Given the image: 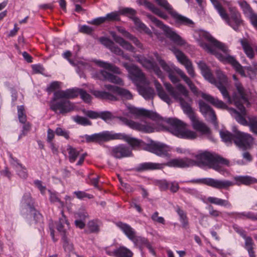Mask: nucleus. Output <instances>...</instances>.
Listing matches in <instances>:
<instances>
[{
	"mask_svg": "<svg viewBox=\"0 0 257 257\" xmlns=\"http://www.w3.org/2000/svg\"><path fill=\"white\" fill-rule=\"evenodd\" d=\"M197 65L205 79L211 84L215 85L221 93L224 99H226L229 103H234L239 110L242 112H244L245 107L243 104H248V101L245 90L239 81L235 82L234 85L239 97L238 98L235 95L231 98L226 87L228 82L227 78L224 74L221 71H217V79H216L211 72L209 68L204 61H199Z\"/></svg>",
	"mask_w": 257,
	"mask_h": 257,
	"instance_id": "1",
	"label": "nucleus"
},
{
	"mask_svg": "<svg viewBox=\"0 0 257 257\" xmlns=\"http://www.w3.org/2000/svg\"><path fill=\"white\" fill-rule=\"evenodd\" d=\"M164 86L169 95L179 102L184 112L190 118L193 128L202 134H210V128L198 119L193 111L191 107L192 99L189 96V91L185 87L181 84H178L174 87L169 83H165Z\"/></svg>",
	"mask_w": 257,
	"mask_h": 257,
	"instance_id": "2",
	"label": "nucleus"
},
{
	"mask_svg": "<svg viewBox=\"0 0 257 257\" xmlns=\"http://www.w3.org/2000/svg\"><path fill=\"white\" fill-rule=\"evenodd\" d=\"M200 37L208 42V43L199 41V46L207 53L215 55L220 61L230 64L241 75H244V71L242 66L235 58L229 54L228 47L214 38L209 33L202 32Z\"/></svg>",
	"mask_w": 257,
	"mask_h": 257,
	"instance_id": "3",
	"label": "nucleus"
},
{
	"mask_svg": "<svg viewBox=\"0 0 257 257\" xmlns=\"http://www.w3.org/2000/svg\"><path fill=\"white\" fill-rule=\"evenodd\" d=\"M235 182L228 180H218L211 178H205L196 180H192V182L200 183L218 190H228L234 185H249L257 183V179L249 176H237L234 177Z\"/></svg>",
	"mask_w": 257,
	"mask_h": 257,
	"instance_id": "4",
	"label": "nucleus"
},
{
	"mask_svg": "<svg viewBox=\"0 0 257 257\" xmlns=\"http://www.w3.org/2000/svg\"><path fill=\"white\" fill-rule=\"evenodd\" d=\"M87 143H98L108 142L114 140H122L127 142L133 148L140 147L143 143L142 140L131 137L123 133H113L109 131L84 136Z\"/></svg>",
	"mask_w": 257,
	"mask_h": 257,
	"instance_id": "5",
	"label": "nucleus"
},
{
	"mask_svg": "<svg viewBox=\"0 0 257 257\" xmlns=\"http://www.w3.org/2000/svg\"><path fill=\"white\" fill-rule=\"evenodd\" d=\"M196 160H194V166L199 167H208L209 168L221 173L224 171L222 165L229 166V161L219 156L204 152L195 156Z\"/></svg>",
	"mask_w": 257,
	"mask_h": 257,
	"instance_id": "6",
	"label": "nucleus"
},
{
	"mask_svg": "<svg viewBox=\"0 0 257 257\" xmlns=\"http://www.w3.org/2000/svg\"><path fill=\"white\" fill-rule=\"evenodd\" d=\"M166 122L170 125V132L174 135L182 139H194L197 134L186 128V124L176 118H167Z\"/></svg>",
	"mask_w": 257,
	"mask_h": 257,
	"instance_id": "7",
	"label": "nucleus"
},
{
	"mask_svg": "<svg viewBox=\"0 0 257 257\" xmlns=\"http://www.w3.org/2000/svg\"><path fill=\"white\" fill-rule=\"evenodd\" d=\"M201 97L204 99L210 102L213 105L217 108L227 109L231 115L238 123H240L241 124L243 125H248L247 120L245 119L243 116L245 114V110L244 111V112H242L239 110L240 112V113H239L234 108L228 107L222 101L220 100L218 98H215L212 96L205 93H202Z\"/></svg>",
	"mask_w": 257,
	"mask_h": 257,
	"instance_id": "8",
	"label": "nucleus"
},
{
	"mask_svg": "<svg viewBox=\"0 0 257 257\" xmlns=\"http://www.w3.org/2000/svg\"><path fill=\"white\" fill-rule=\"evenodd\" d=\"M158 6L164 9L175 23L179 25H184L193 28L194 23L190 19L185 17L176 11L167 0H154Z\"/></svg>",
	"mask_w": 257,
	"mask_h": 257,
	"instance_id": "9",
	"label": "nucleus"
},
{
	"mask_svg": "<svg viewBox=\"0 0 257 257\" xmlns=\"http://www.w3.org/2000/svg\"><path fill=\"white\" fill-rule=\"evenodd\" d=\"M55 91L50 102V109L57 114L65 115L74 109V104L68 99L70 98L63 97L55 98Z\"/></svg>",
	"mask_w": 257,
	"mask_h": 257,
	"instance_id": "10",
	"label": "nucleus"
},
{
	"mask_svg": "<svg viewBox=\"0 0 257 257\" xmlns=\"http://www.w3.org/2000/svg\"><path fill=\"white\" fill-rule=\"evenodd\" d=\"M115 225L134 242L135 246L141 247L149 242L147 238L137 235L135 230L128 224L118 221L115 223Z\"/></svg>",
	"mask_w": 257,
	"mask_h": 257,
	"instance_id": "11",
	"label": "nucleus"
},
{
	"mask_svg": "<svg viewBox=\"0 0 257 257\" xmlns=\"http://www.w3.org/2000/svg\"><path fill=\"white\" fill-rule=\"evenodd\" d=\"M125 106L126 109L122 113L124 116L133 117L135 118L146 117L153 120H156L159 118V115L152 111L144 108L137 107L130 103L125 104Z\"/></svg>",
	"mask_w": 257,
	"mask_h": 257,
	"instance_id": "12",
	"label": "nucleus"
},
{
	"mask_svg": "<svg viewBox=\"0 0 257 257\" xmlns=\"http://www.w3.org/2000/svg\"><path fill=\"white\" fill-rule=\"evenodd\" d=\"M147 16L157 27L161 29L165 32L166 36L174 43L180 46L185 45V41L172 29L153 15L149 14Z\"/></svg>",
	"mask_w": 257,
	"mask_h": 257,
	"instance_id": "13",
	"label": "nucleus"
},
{
	"mask_svg": "<svg viewBox=\"0 0 257 257\" xmlns=\"http://www.w3.org/2000/svg\"><path fill=\"white\" fill-rule=\"evenodd\" d=\"M78 95H80L81 99L85 102L91 101V97L85 90L80 88L68 89L66 90H59L55 94V98L66 97L68 98H75Z\"/></svg>",
	"mask_w": 257,
	"mask_h": 257,
	"instance_id": "14",
	"label": "nucleus"
},
{
	"mask_svg": "<svg viewBox=\"0 0 257 257\" xmlns=\"http://www.w3.org/2000/svg\"><path fill=\"white\" fill-rule=\"evenodd\" d=\"M253 142V138L250 134L240 132L234 131V144L242 150L250 148Z\"/></svg>",
	"mask_w": 257,
	"mask_h": 257,
	"instance_id": "15",
	"label": "nucleus"
},
{
	"mask_svg": "<svg viewBox=\"0 0 257 257\" xmlns=\"http://www.w3.org/2000/svg\"><path fill=\"white\" fill-rule=\"evenodd\" d=\"M221 19L236 32L239 31V27L243 23L240 13L234 9L230 11L229 15L226 12Z\"/></svg>",
	"mask_w": 257,
	"mask_h": 257,
	"instance_id": "16",
	"label": "nucleus"
},
{
	"mask_svg": "<svg viewBox=\"0 0 257 257\" xmlns=\"http://www.w3.org/2000/svg\"><path fill=\"white\" fill-rule=\"evenodd\" d=\"M116 118L119 119L122 124L136 131L146 133H151L154 131V127L150 124H143L133 120L129 119L124 116H117Z\"/></svg>",
	"mask_w": 257,
	"mask_h": 257,
	"instance_id": "17",
	"label": "nucleus"
},
{
	"mask_svg": "<svg viewBox=\"0 0 257 257\" xmlns=\"http://www.w3.org/2000/svg\"><path fill=\"white\" fill-rule=\"evenodd\" d=\"M146 150L158 156H167L170 147L166 145L160 143L152 141L146 147Z\"/></svg>",
	"mask_w": 257,
	"mask_h": 257,
	"instance_id": "18",
	"label": "nucleus"
},
{
	"mask_svg": "<svg viewBox=\"0 0 257 257\" xmlns=\"http://www.w3.org/2000/svg\"><path fill=\"white\" fill-rule=\"evenodd\" d=\"M172 51L178 61L185 67L188 73L194 77L195 73L191 61L179 49L174 48Z\"/></svg>",
	"mask_w": 257,
	"mask_h": 257,
	"instance_id": "19",
	"label": "nucleus"
},
{
	"mask_svg": "<svg viewBox=\"0 0 257 257\" xmlns=\"http://www.w3.org/2000/svg\"><path fill=\"white\" fill-rule=\"evenodd\" d=\"M233 228L245 240V248L248 251L249 256L255 257L253 250L254 244L251 237L246 236L245 230L237 225H233Z\"/></svg>",
	"mask_w": 257,
	"mask_h": 257,
	"instance_id": "20",
	"label": "nucleus"
},
{
	"mask_svg": "<svg viewBox=\"0 0 257 257\" xmlns=\"http://www.w3.org/2000/svg\"><path fill=\"white\" fill-rule=\"evenodd\" d=\"M137 61L142 65L143 67L149 70H152L155 74L159 77H163V73L157 63L152 59H148L143 56H137Z\"/></svg>",
	"mask_w": 257,
	"mask_h": 257,
	"instance_id": "21",
	"label": "nucleus"
},
{
	"mask_svg": "<svg viewBox=\"0 0 257 257\" xmlns=\"http://www.w3.org/2000/svg\"><path fill=\"white\" fill-rule=\"evenodd\" d=\"M111 155L116 159H122L123 158L133 156L132 150L125 145L121 144L112 148Z\"/></svg>",
	"mask_w": 257,
	"mask_h": 257,
	"instance_id": "22",
	"label": "nucleus"
},
{
	"mask_svg": "<svg viewBox=\"0 0 257 257\" xmlns=\"http://www.w3.org/2000/svg\"><path fill=\"white\" fill-rule=\"evenodd\" d=\"M123 66L127 70L134 81L140 82L145 81V75L139 67L133 64L130 65L126 62L123 63Z\"/></svg>",
	"mask_w": 257,
	"mask_h": 257,
	"instance_id": "23",
	"label": "nucleus"
},
{
	"mask_svg": "<svg viewBox=\"0 0 257 257\" xmlns=\"http://www.w3.org/2000/svg\"><path fill=\"white\" fill-rule=\"evenodd\" d=\"M194 163V160L188 158H184L173 159L163 164L164 166L184 168L193 166Z\"/></svg>",
	"mask_w": 257,
	"mask_h": 257,
	"instance_id": "24",
	"label": "nucleus"
},
{
	"mask_svg": "<svg viewBox=\"0 0 257 257\" xmlns=\"http://www.w3.org/2000/svg\"><path fill=\"white\" fill-rule=\"evenodd\" d=\"M200 111L207 121H210L215 124L216 116L213 109L207 103L202 100L199 101Z\"/></svg>",
	"mask_w": 257,
	"mask_h": 257,
	"instance_id": "25",
	"label": "nucleus"
},
{
	"mask_svg": "<svg viewBox=\"0 0 257 257\" xmlns=\"http://www.w3.org/2000/svg\"><path fill=\"white\" fill-rule=\"evenodd\" d=\"M82 112L86 116L90 118L96 119L97 118H101L105 121L111 120L115 118V117L113 116L112 113L108 111H102L99 113L93 110H86L85 109H83Z\"/></svg>",
	"mask_w": 257,
	"mask_h": 257,
	"instance_id": "26",
	"label": "nucleus"
},
{
	"mask_svg": "<svg viewBox=\"0 0 257 257\" xmlns=\"http://www.w3.org/2000/svg\"><path fill=\"white\" fill-rule=\"evenodd\" d=\"M137 3L140 6H144L146 9L151 11L154 14L157 15L159 17L167 20L168 19V15L156 7L153 3L148 0H137Z\"/></svg>",
	"mask_w": 257,
	"mask_h": 257,
	"instance_id": "27",
	"label": "nucleus"
},
{
	"mask_svg": "<svg viewBox=\"0 0 257 257\" xmlns=\"http://www.w3.org/2000/svg\"><path fill=\"white\" fill-rule=\"evenodd\" d=\"M104 87L110 92L118 94L122 99L126 100L133 99V94L127 89L110 84H106L104 85Z\"/></svg>",
	"mask_w": 257,
	"mask_h": 257,
	"instance_id": "28",
	"label": "nucleus"
},
{
	"mask_svg": "<svg viewBox=\"0 0 257 257\" xmlns=\"http://www.w3.org/2000/svg\"><path fill=\"white\" fill-rule=\"evenodd\" d=\"M99 79L103 81H108L111 83L120 85H123L122 80L119 77L112 74L105 70H100L97 73Z\"/></svg>",
	"mask_w": 257,
	"mask_h": 257,
	"instance_id": "29",
	"label": "nucleus"
},
{
	"mask_svg": "<svg viewBox=\"0 0 257 257\" xmlns=\"http://www.w3.org/2000/svg\"><path fill=\"white\" fill-rule=\"evenodd\" d=\"M164 167L163 164L145 162L139 164L134 170L138 172H142L147 171L161 170Z\"/></svg>",
	"mask_w": 257,
	"mask_h": 257,
	"instance_id": "30",
	"label": "nucleus"
},
{
	"mask_svg": "<svg viewBox=\"0 0 257 257\" xmlns=\"http://www.w3.org/2000/svg\"><path fill=\"white\" fill-rule=\"evenodd\" d=\"M62 217L56 223V228L62 235V237L67 235L68 230L69 228V223L64 214L63 211H61Z\"/></svg>",
	"mask_w": 257,
	"mask_h": 257,
	"instance_id": "31",
	"label": "nucleus"
},
{
	"mask_svg": "<svg viewBox=\"0 0 257 257\" xmlns=\"http://www.w3.org/2000/svg\"><path fill=\"white\" fill-rule=\"evenodd\" d=\"M93 94L96 97L110 101H115L118 100V98L116 96L110 92L105 91L94 90Z\"/></svg>",
	"mask_w": 257,
	"mask_h": 257,
	"instance_id": "32",
	"label": "nucleus"
},
{
	"mask_svg": "<svg viewBox=\"0 0 257 257\" xmlns=\"http://www.w3.org/2000/svg\"><path fill=\"white\" fill-rule=\"evenodd\" d=\"M113 40L118 44H119L123 49L127 51L134 52L135 51V48L128 42L126 41L122 38L117 36L114 33H111Z\"/></svg>",
	"mask_w": 257,
	"mask_h": 257,
	"instance_id": "33",
	"label": "nucleus"
},
{
	"mask_svg": "<svg viewBox=\"0 0 257 257\" xmlns=\"http://www.w3.org/2000/svg\"><path fill=\"white\" fill-rule=\"evenodd\" d=\"M94 62L95 64L100 67L103 68L115 74H119L121 73L119 68L111 63L101 60H95Z\"/></svg>",
	"mask_w": 257,
	"mask_h": 257,
	"instance_id": "34",
	"label": "nucleus"
},
{
	"mask_svg": "<svg viewBox=\"0 0 257 257\" xmlns=\"http://www.w3.org/2000/svg\"><path fill=\"white\" fill-rule=\"evenodd\" d=\"M155 85L159 97L168 104L171 103L172 101L171 98L165 91L161 84L158 81H155Z\"/></svg>",
	"mask_w": 257,
	"mask_h": 257,
	"instance_id": "35",
	"label": "nucleus"
},
{
	"mask_svg": "<svg viewBox=\"0 0 257 257\" xmlns=\"http://www.w3.org/2000/svg\"><path fill=\"white\" fill-rule=\"evenodd\" d=\"M205 202L206 203H210L225 207H230L231 206V203L228 200L222 199L215 197H208Z\"/></svg>",
	"mask_w": 257,
	"mask_h": 257,
	"instance_id": "36",
	"label": "nucleus"
},
{
	"mask_svg": "<svg viewBox=\"0 0 257 257\" xmlns=\"http://www.w3.org/2000/svg\"><path fill=\"white\" fill-rule=\"evenodd\" d=\"M154 55L163 69L167 72L168 74L173 72V71H175L177 73V69H179V68L176 67L173 65H169L167 64L164 60L161 59L157 52L154 53Z\"/></svg>",
	"mask_w": 257,
	"mask_h": 257,
	"instance_id": "37",
	"label": "nucleus"
},
{
	"mask_svg": "<svg viewBox=\"0 0 257 257\" xmlns=\"http://www.w3.org/2000/svg\"><path fill=\"white\" fill-rule=\"evenodd\" d=\"M177 73L180 76L183 80L187 84L190 90L194 94H198V89L192 83L191 80L186 76L184 72L180 69H177Z\"/></svg>",
	"mask_w": 257,
	"mask_h": 257,
	"instance_id": "38",
	"label": "nucleus"
},
{
	"mask_svg": "<svg viewBox=\"0 0 257 257\" xmlns=\"http://www.w3.org/2000/svg\"><path fill=\"white\" fill-rule=\"evenodd\" d=\"M175 210L179 216V219L182 224V227L185 229L187 228L189 223L186 213L178 205L175 207Z\"/></svg>",
	"mask_w": 257,
	"mask_h": 257,
	"instance_id": "39",
	"label": "nucleus"
},
{
	"mask_svg": "<svg viewBox=\"0 0 257 257\" xmlns=\"http://www.w3.org/2000/svg\"><path fill=\"white\" fill-rule=\"evenodd\" d=\"M113 253L115 257H132L133 254L132 251L124 246L115 249Z\"/></svg>",
	"mask_w": 257,
	"mask_h": 257,
	"instance_id": "40",
	"label": "nucleus"
},
{
	"mask_svg": "<svg viewBox=\"0 0 257 257\" xmlns=\"http://www.w3.org/2000/svg\"><path fill=\"white\" fill-rule=\"evenodd\" d=\"M140 94L146 99H152L155 95L154 90L150 87L142 86L139 89Z\"/></svg>",
	"mask_w": 257,
	"mask_h": 257,
	"instance_id": "41",
	"label": "nucleus"
},
{
	"mask_svg": "<svg viewBox=\"0 0 257 257\" xmlns=\"http://www.w3.org/2000/svg\"><path fill=\"white\" fill-rule=\"evenodd\" d=\"M240 42L247 56L250 59H252L254 57V53L248 41L246 39H240Z\"/></svg>",
	"mask_w": 257,
	"mask_h": 257,
	"instance_id": "42",
	"label": "nucleus"
},
{
	"mask_svg": "<svg viewBox=\"0 0 257 257\" xmlns=\"http://www.w3.org/2000/svg\"><path fill=\"white\" fill-rule=\"evenodd\" d=\"M22 203L23 206L24 208L28 207L30 211L34 210V202L30 193H26L24 195Z\"/></svg>",
	"mask_w": 257,
	"mask_h": 257,
	"instance_id": "43",
	"label": "nucleus"
},
{
	"mask_svg": "<svg viewBox=\"0 0 257 257\" xmlns=\"http://www.w3.org/2000/svg\"><path fill=\"white\" fill-rule=\"evenodd\" d=\"M233 130V134L230 132L225 131L221 130L219 132L220 137L222 141L226 143H231L232 141L234 143V131Z\"/></svg>",
	"mask_w": 257,
	"mask_h": 257,
	"instance_id": "44",
	"label": "nucleus"
},
{
	"mask_svg": "<svg viewBox=\"0 0 257 257\" xmlns=\"http://www.w3.org/2000/svg\"><path fill=\"white\" fill-rule=\"evenodd\" d=\"M236 217L239 219H248L252 221H257V213L251 211L235 213Z\"/></svg>",
	"mask_w": 257,
	"mask_h": 257,
	"instance_id": "45",
	"label": "nucleus"
},
{
	"mask_svg": "<svg viewBox=\"0 0 257 257\" xmlns=\"http://www.w3.org/2000/svg\"><path fill=\"white\" fill-rule=\"evenodd\" d=\"M132 20L138 30L143 31L148 34H151L150 29L143 23L139 18L137 17H133Z\"/></svg>",
	"mask_w": 257,
	"mask_h": 257,
	"instance_id": "46",
	"label": "nucleus"
},
{
	"mask_svg": "<svg viewBox=\"0 0 257 257\" xmlns=\"http://www.w3.org/2000/svg\"><path fill=\"white\" fill-rule=\"evenodd\" d=\"M16 164L13 163V165L15 166L18 175L22 178L26 179L28 177V174L26 171V169L24 168L22 164L19 163L17 160H14L13 159Z\"/></svg>",
	"mask_w": 257,
	"mask_h": 257,
	"instance_id": "47",
	"label": "nucleus"
},
{
	"mask_svg": "<svg viewBox=\"0 0 257 257\" xmlns=\"http://www.w3.org/2000/svg\"><path fill=\"white\" fill-rule=\"evenodd\" d=\"M213 5L215 9L217 11L220 17L222 18V17L224 16L226 13V11L222 7L221 3L219 0H210Z\"/></svg>",
	"mask_w": 257,
	"mask_h": 257,
	"instance_id": "48",
	"label": "nucleus"
},
{
	"mask_svg": "<svg viewBox=\"0 0 257 257\" xmlns=\"http://www.w3.org/2000/svg\"><path fill=\"white\" fill-rule=\"evenodd\" d=\"M213 5L215 9L217 11L220 17L222 18V17L224 16L226 13V11L222 7L221 3L219 0H210Z\"/></svg>",
	"mask_w": 257,
	"mask_h": 257,
	"instance_id": "49",
	"label": "nucleus"
},
{
	"mask_svg": "<svg viewBox=\"0 0 257 257\" xmlns=\"http://www.w3.org/2000/svg\"><path fill=\"white\" fill-rule=\"evenodd\" d=\"M18 116L19 121L22 123H25L27 121V116L26 114L25 107L24 105H18Z\"/></svg>",
	"mask_w": 257,
	"mask_h": 257,
	"instance_id": "50",
	"label": "nucleus"
},
{
	"mask_svg": "<svg viewBox=\"0 0 257 257\" xmlns=\"http://www.w3.org/2000/svg\"><path fill=\"white\" fill-rule=\"evenodd\" d=\"M73 119L77 123L82 125L86 126L92 124L91 122L85 117L76 115L73 117Z\"/></svg>",
	"mask_w": 257,
	"mask_h": 257,
	"instance_id": "51",
	"label": "nucleus"
},
{
	"mask_svg": "<svg viewBox=\"0 0 257 257\" xmlns=\"http://www.w3.org/2000/svg\"><path fill=\"white\" fill-rule=\"evenodd\" d=\"M121 15H126L132 20L133 17H136L135 15L137 12L135 10L131 8H124L120 10L119 12Z\"/></svg>",
	"mask_w": 257,
	"mask_h": 257,
	"instance_id": "52",
	"label": "nucleus"
},
{
	"mask_svg": "<svg viewBox=\"0 0 257 257\" xmlns=\"http://www.w3.org/2000/svg\"><path fill=\"white\" fill-rule=\"evenodd\" d=\"M104 18L105 22L117 21L120 20L119 15L118 13L116 11L106 14Z\"/></svg>",
	"mask_w": 257,
	"mask_h": 257,
	"instance_id": "53",
	"label": "nucleus"
},
{
	"mask_svg": "<svg viewBox=\"0 0 257 257\" xmlns=\"http://www.w3.org/2000/svg\"><path fill=\"white\" fill-rule=\"evenodd\" d=\"M68 150L70 161L72 163L74 162L79 154V152L71 147H69Z\"/></svg>",
	"mask_w": 257,
	"mask_h": 257,
	"instance_id": "54",
	"label": "nucleus"
},
{
	"mask_svg": "<svg viewBox=\"0 0 257 257\" xmlns=\"http://www.w3.org/2000/svg\"><path fill=\"white\" fill-rule=\"evenodd\" d=\"M60 83L58 81H53L47 87L46 91L48 93L54 91L60 88Z\"/></svg>",
	"mask_w": 257,
	"mask_h": 257,
	"instance_id": "55",
	"label": "nucleus"
},
{
	"mask_svg": "<svg viewBox=\"0 0 257 257\" xmlns=\"http://www.w3.org/2000/svg\"><path fill=\"white\" fill-rule=\"evenodd\" d=\"M248 125L251 131L257 135V117L250 118Z\"/></svg>",
	"mask_w": 257,
	"mask_h": 257,
	"instance_id": "56",
	"label": "nucleus"
},
{
	"mask_svg": "<svg viewBox=\"0 0 257 257\" xmlns=\"http://www.w3.org/2000/svg\"><path fill=\"white\" fill-rule=\"evenodd\" d=\"M208 209L209 211V215L213 218L218 217L221 216L222 214L220 211L215 209L213 206L211 205L208 207Z\"/></svg>",
	"mask_w": 257,
	"mask_h": 257,
	"instance_id": "57",
	"label": "nucleus"
},
{
	"mask_svg": "<svg viewBox=\"0 0 257 257\" xmlns=\"http://www.w3.org/2000/svg\"><path fill=\"white\" fill-rule=\"evenodd\" d=\"M88 227L91 233H97L99 231L98 225L93 221H90L88 223Z\"/></svg>",
	"mask_w": 257,
	"mask_h": 257,
	"instance_id": "58",
	"label": "nucleus"
},
{
	"mask_svg": "<svg viewBox=\"0 0 257 257\" xmlns=\"http://www.w3.org/2000/svg\"><path fill=\"white\" fill-rule=\"evenodd\" d=\"M238 3L244 13H248L249 14L252 11L250 6L245 1H239L238 2Z\"/></svg>",
	"mask_w": 257,
	"mask_h": 257,
	"instance_id": "59",
	"label": "nucleus"
},
{
	"mask_svg": "<svg viewBox=\"0 0 257 257\" xmlns=\"http://www.w3.org/2000/svg\"><path fill=\"white\" fill-rule=\"evenodd\" d=\"M74 193L76 195V197L80 199H82L84 198H87L88 199H92L93 198V196L92 195L87 194L83 191H75Z\"/></svg>",
	"mask_w": 257,
	"mask_h": 257,
	"instance_id": "60",
	"label": "nucleus"
},
{
	"mask_svg": "<svg viewBox=\"0 0 257 257\" xmlns=\"http://www.w3.org/2000/svg\"><path fill=\"white\" fill-rule=\"evenodd\" d=\"M159 213L157 211L154 212L151 216V219L154 222L164 224L165 223V219L161 216H158Z\"/></svg>",
	"mask_w": 257,
	"mask_h": 257,
	"instance_id": "61",
	"label": "nucleus"
},
{
	"mask_svg": "<svg viewBox=\"0 0 257 257\" xmlns=\"http://www.w3.org/2000/svg\"><path fill=\"white\" fill-rule=\"evenodd\" d=\"M62 239L64 242L63 247L64 248V249L65 250H67L69 251L72 250L73 249V244L72 243H69L67 238V236L62 237Z\"/></svg>",
	"mask_w": 257,
	"mask_h": 257,
	"instance_id": "62",
	"label": "nucleus"
},
{
	"mask_svg": "<svg viewBox=\"0 0 257 257\" xmlns=\"http://www.w3.org/2000/svg\"><path fill=\"white\" fill-rule=\"evenodd\" d=\"M50 200L51 202H52V203L58 202L61 207H62L64 206L63 202L61 201L59 199V198L57 197L56 193H52L51 192H50Z\"/></svg>",
	"mask_w": 257,
	"mask_h": 257,
	"instance_id": "63",
	"label": "nucleus"
},
{
	"mask_svg": "<svg viewBox=\"0 0 257 257\" xmlns=\"http://www.w3.org/2000/svg\"><path fill=\"white\" fill-rule=\"evenodd\" d=\"M99 41L102 45L105 46L107 48L109 49L111 47V46H112L113 43L109 39L104 37L99 38Z\"/></svg>",
	"mask_w": 257,
	"mask_h": 257,
	"instance_id": "64",
	"label": "nucleus"
}]
</instances>
